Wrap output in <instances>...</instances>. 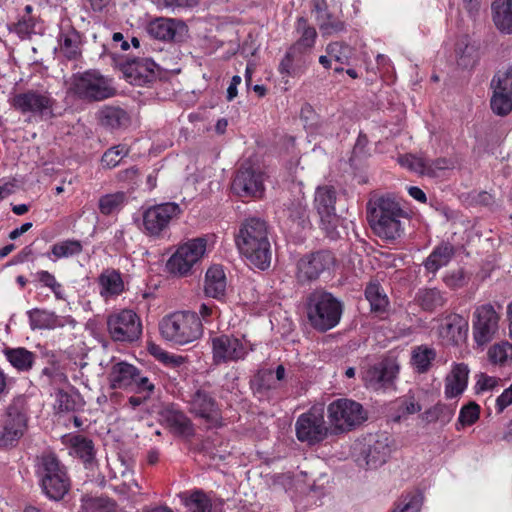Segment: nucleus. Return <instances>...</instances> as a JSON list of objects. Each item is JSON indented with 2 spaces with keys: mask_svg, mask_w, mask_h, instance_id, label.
Segmentation results:
<instances>
[{
  "mask_svg": "<svg viewBox=\"0 0 512 512\" xmlns=\"http://www.w3.org/2000/svg\"><path fill=\"white\" fill-rule=\"evenodd\" d=\"M239 252L253 266L264 270L271 260L270 242L266 223L259 218H249L236 236Z\"/></svg>",
  "mask_w": 512,
  "mask_h": 512,
  "instance_id": "1",
  "label": "nucleus"
},
{
  "mask_svg": "<svg viewBox=\"0 0 512 512\" xmlns=\"http://www.w3.org/2000/svg\"><path fill=\"white\" fill-rule=\"evenodd\" d=\"M405 212L389 196L371 198L367 204V218L376 235L385 240H395L403 232L401 218Z\"/></svg>",
  "mask_w": 512,
  "mask_h": 512,
  "instance_id": "2",
  "label": "nucleus"
},
{
  "mask_svg": "<svg viewBox=\"0 0 512 512\" xmlns=\"http://www.w3.org/2000/svg\"><path fill=\"white\" fill-rule=\"evenodd\" d=\"M342 303L325 290H315L306 300V314L311 326L321 332L338 325L342 316Z\"/></svg>",
  "mask_w": 512,
  "mask_h": 512,
  "instance_id": "3",
  "label": "nucleus"
},
{
  "mask_svg": "<svg viewBox=\"0 0 512 512\" xmlns=\"http://www.w3.org/2000/svg\"><path fill=\"white\" fill-rule=\"evenodd\" d=\"M161 336L175 345L189 344L202 336V323L196 313L175 312L159 322Z\"/></svg>",
  "mask_w": 512,
  "mask_h": 512,
  "instance_id": "4",
  "label": "nucleus"
},
{
  "mask_svg": "<svg viewBox=\"0 0 512 512\" xmlns=\"http://www.w3.org/2000/svg\"><path fill=\"white\" fill-rule=\"evenodd\" d=\"M331 435L348 433L362 425L368 418L362 404L349 398H338L327 406Z\"/></svg>",
  "mask_w": 512,
  "mask_h": 512,
  "instance_id": "5",
  "label": "nucleus"
},
{
  "mask_svg": "<svg viewBox=\"0 0 512 512\" xmlns=\"http://www.w3.org/2000/svg\"><path fill=\"white\" fill-rule=\"evenodd\" d=\"M69 91L86 101H102L115 95L110 78L97 70H88L72 76Z\"/></svg>",
  "mask_w": 512,
  "mask_h": 512,
  "instance_id": "6",
  "label": "nucleus"
},
{
  "mask_svg": "<svg viewBox=\"0 0 512 512\" xmlns=\"http://www.w3.org/2000/svg\"><path fill=\"white\" fill-rule=\"evenodd\" d=\"M40 475L42 490L48 498L57 501L68 492L70 482L65 468L54 455H46L42 458Z\"/></svg>",
  "mask_w": 512,
  "mask_h": 512,
  "instance_id": "7",
  "label": "nucleus"
},
{
  "mask_svg": "<svg viewBox=\"0 0 512 512\" xmlns=\"http://www.w3.org/2000/svg\"><path fill=\"white\" fill-rule=\"evenodd\" d=\"M207 240L203 237L191 239L181 244L167 262L170 273L185 276L204 256Z\"/></svg>",
  "mask_w": 512,
  "mask_h": 512,
  "instance_id": "8",
  "label": "nucleus"
},
{
  "mask_svg": "<svg viewBox=\"0 0 512 512\" xmlns=\"http://www.w3.org/2000/svg\"><path fill=\"white\" fill-rule=\"evenodd\" d=\"M110 337L118 342H133L142 333V324L138 315L130 309L111 313L107 318Z\"/></svg>",
  "mask_w": 512,
  "mask_h": 512,
  "instance_id": "9",
  "label": "nucleus"
},
{
  "mask_svg": "<svg viewBox=\"0 0 512 512\" xmlns=\"http://www.w3.org/2000/svg\"><path fill=\"white\" fill-rule=\"evenodd\" d=\"M181 213L180 206L174 202L148 207L142 214L144 232L149 236L159 237Z\"/></svg>",
  "mask_w": 512,
  "mask_h": 512,
  "instance_id": "10",
  "label": "nucleus"
},
{
  "mask_svg": "<svg viewBox=\"0 0 512 512\" xmlns=\"http://www.w3.org/2000/svg\"><path fill=\"white\" fill-rule=\"evenodd\" d=\"M295 431L300 442L315 445L324 441L331 434V427L326 425L322 413L310 409L297 418Z\"/></svg>",
  "mask_w": 512,
  "mask_h": 512,
  "instance_id": "11",
  "label": "nucleus"
},
{
  "mask_svg": "<svg viewBox=\"0 0 512 512\" xmlns=\"http://www.w3.org/2000/svg\"><path fill=\"white\" fill-rule=\"evenodd\" d=\"M500 316L491 304L478 306L473 313L472 334L478 346L491 342L498 334Z\"/></svg>",
  "mask_w": 512,
  "mask_h": 512,
  "instance_id": "12",
  "label": "nucleus"
},
{
  "mask_svg": "<svg viewBox=\"0 0 512 512\" xmlns=\"http://www.w3.org/2000/svg\"><path fill=\"white\" fill-rule=\"evenodd\" d=\"M251 350L245 338L220 335L212 339L213 360L216 364L244 359Z\"/></svg>",
  "mask_w": 512,
  "mask_h": 512,
  "instance_id": "13",
  "label": "nucleus"
},
{
  "mask_svg": "<svg viewBox=\"0 0 512 512\" xmlns=\"http://www.w3.org/2000/svg\"><path fill=\"white\" fill-rule=\"evenodd\" d=\"M27 416L16 405H9L0 418V447L12 446L25 433Z\"/></svg>",
  "mask_w": 512,
  "mask_h": 512,
  "instance_id": "14",
  "label": "nucleus"
},
{
  "mask_svg": "<svg viewBox=\"0 0 512 512\" xmlns=\"http://www.w3.org/2000/svg\"><path fill=\"white\" fill-rule=\"evenodd\" d=\"M360 450L365 465L368 468H377L390 457L391 440L385 433L369 435L364 438Z\"/></svg>",
  "mask_w": 512,
  "mask_h": 512,
  "instance_id": "15",
  "label": "nucleus"
},
{
  "mask_svg": "<svg viewBox=\"0 0 512 512\" xmlns=\"http://www.w3.org/2000/svg\"><path fill=\"white\" fill-rule=\"evenodd\" d=\"M336 200V191L332 186H319L315 191L314 207L320 216L323 228L331 235L338 222L335 208Z\"/></svg>",
  "mask_w": 512,
  "mask_h": 512,
  "instance_id": "16",
  "label": "nucleus"
},
{
  "mask_svg": "<svg viewBox=\"0 0 512 512\" xmlns=\"http://www.w3.org/2000/svg\"><path fill=\"white\" fill-rule=\"evenodd\" d=\"M54 99L47 92L30 90L14 96L13 106L22 113L50 116Z\"/></svg>",
  "mask_w": 512,
  "mask_h": 512,
  "instance_id": "17",
  "label": "nucleus"
},
{
  "mask_svg": "<svg viewBox=\"0 0 512 512\" xmlns=\"http://www.w3.org/2000/svg\"><path fill=\"white\" fill-rule=\"evenodd\" d=\"M265 174L252 167L241 168L235 176L232 189L241 197L260 198L265 191Z\"/></svg>",
  "mask_w": 512,
  "mask_h": 512,
  "instance_id": "18",
  "label": "nucleus"
},
{
  "mask_svg": "<svg viewBox=\"0 0 512 512\" xmlns=\"http://www.w3.org/2000/svg\"><path fill=\"white\" fill-rule=\"evenodd\" d=\"M399 163L415 173L429 177H438L443 171L453 169L456 166V162L451 158H438L429 161L413 154L400 157Z\"/></svg>",
  "mask_w": 512,
  "mask_h": 512,
  "instance_id": "19",
  "label": "nucleus"
},
{
  "mask_svg": "<svg viewBox=\"0 0 512 512\" xmlns=\"http://www.w3.org/2000/svg\"><path fill=\"white\" fill-rule=\"evenodd\" d=\"M333 256L327 251L317 252L301 258L297 264V278L300 282L315 280L333 264Z\"/></svg>",
  "mask_w": 512,
  "mask_h": 512,
  "instance_id": "20",
  "label": "nucleus"
},
{
  "mask_svg": "<svg viewBox=\"0 0 512 512\" xmlns=\"http://www.w3.org/2000/svg\"><path fill=\"white\" fill-rule=\"evenodd\" d=\"M148 33L159 40L164 41H182L188 33L186 24L177 19L158 18L151 21L148 25Z\"/></svg>",
  "mask_w": 512,
  "mask_h": 512,
  "instance_id": "21",
  "label": "nucleus"
},
{
  "mask_svg": "<svg viewBox=\"0 0 512 512\" xmlns=\"http://www.w3.org/2000/svg\"><path fill=\"white\" fill-rule=\"evenodd\" d=\"M398 370L399 368L394 361L386 359L368 366L361 374L367 387L379 389L391 383Z\"/></svg>",
  "mask_w": 512,
  "mask_h": 512,
  "instance_id": "22",
  "label": "nucleus"
},
{
  "mask_svg": "<svg viewBox=\"0 0 512 512\" xmlns=\"http://www.w3.org/2000/svg\"><path fill=\"white\" fill-rule=\"evenodd\" d=\"M469 324L467 319L459 314H450L439 328V335L447 342L460 344L467 338Z\"/></svg>",
  "mask_w": 512,
  "mask_h": 512,
  "instance_id": "23",
  "label": "nucleus"
},
{
  "mask_svg": "<svg viewBox=\"0 0 512 512\" xmlns=\"http://www.w3.org/2000/svg\"><path fill=\"white\" fill-rule=\"evenodd\" d=\"M29 318V325L31 329H55L57 327H63L66 323H74V320L70 317L61 318L54 312L34 308L27 311Z\"/></svg>",
  "mask_w": 512,
  "mask_h": 512,
  "instance_id": "24",
  "label": "nucleus"
},
{
  "mask_svg": "<svg viewBox=\"0 0 512 512\" xmlns=\"http://www.w3.org/2000/svg\"><path fill=\"white\" fill-rule=\"evenodd\" d=\"M469 369L464 363L455 364L445 379L446 398H455L461 395L468 383Z\"/></svg>",
  "mask_w": 512,
  "mask_h": 512,
  "instance_id": "25",
  "label": "nucleus"
},
{
  "mask_svg": "<svg viewBox=\"0 0 512 512\" xmlns=\"http://www.w3.org/2000/svg\"><path fill=\"white\" fill-rule=\"evenodd\" d=\"M136 376L137 368L134 365L117 362L111 367L108 380L112 389H130Z\"/></svg>",
  "mask_w": 512,
  "mask_h": 512,
  "instance_id": "26",
  "label": "nucleus"
},
{
  "mask_svg": "<svg viewBox=\"0 0 512 512\" xmlns=\"http://www.w3.org/2000/svg\"><path fill=\"white\" fill-rule=\"evenodd\" d=\"M227 279L221 265H212L205 275V294L209 297L220 299L225 295Z\"/></svg>",
  "mask_w": 512,
  "mask_h": 512,
  "instance_id": "27",
  "label": "nucleus"
},
{
  "mask_svg": "<svg viewBox=\"0 0 512 512\" xmlns=\"http://www.w3.org/2000/svg\"><path fill=\"white\" fill-rule=\"evenodd\" d=\"M63 443L69 449V454L79 457L85 463H90L94 458V445L92 440L79 434L65 435Z\"/></svg>",
  "mask_w": 512,
  "mask_h": 512,
  "instance_id": "28",
  "label": "nucleus"
},
{
  "mask_svg": "<svg viewBox=\"0 0 512 512\" xmlns=\"http://www.w3.org/2000/svg\"><path fill=\"white\" fill-rule=\"evenodd\" d=\"M191 411L209 422L218 420V407L214 399L202 390H198L194 394L191 401Z\"/></svg>",
  "mask_w": 512,
  "mask_h": 512,
  "instance_id": "29",
  "label": "nucleus"
},
{
  "mask_svg": "<svg viewBox=\"0 0 512 512\" xmlns=\"http://www.w3.org/2000/svg\"><path fill=\"white\" fill-rule=\"evenodd\" d=\"M492 19L499 31L512 33V0H494L491 5Z\"/></svg>",
  "mask_w": 512,
  "mask_h": 512,
  "instance_id": "30",
  "label": "nucleus"
},
{
  "mask_svg": "<svg viewBox=\"0 0 512 512\" xmlns=\"http://www.w3.org/2000/svg\"><path fill=\"white\" fill-rule=\"evenodd\" d=\"M296 33L298 35L297 41L291 46L292 51H297L303 54L314 47L317 32L316 29L308 24V21L300 17L296 22Z\"/></svg>",
  "mask_w": 512,
  "mask_h": 512,
  "instance_id": "31",
  "label": "nucleus"
},
{
  "mask_svg": "<svg viewBox=\"0 0 512 512\" xmlns=\"http://www.w3.org/2000/svg\"><path fill=\"white\" fill-rule=\"evenodd\" d=\"M100 294L105 298L115 297L124 291V282L119 271L106 269L99 276Z\"/></svg>",
  "mask_w": 512,
  "mask_h": 512,
  "instance_id": "32",
  "label": "nucleus"
},
{
  "mask_svg": "<svg viewBox=\"0 0 512 512\" xmlns=\"http://www.w3.org/2000/svg\"><path fill=\"white\" fill-rule=\"evenodd\" d=\"M3 354L6 360L18 372H27L32 369L36 355L23 347L5 348Z\"/></svg>",
  "mask_w": 512,
  "mask_h": 512,
  "instance_id": "33",
  "label": "nucleus"
},
{
  "mask_svg": "<svg viewBox=\"0 0 512 512\" xmlns=\"http://www.w3.org/2000/svg\"><path fill=\"white\" fill-rule=\"evenodd\" d=\"M180 498L188 512H212V499L202 490L186 491Z\"/></svg>",
  "mask_w": 512,
  "mask_h": 512,
  "instance_id": "34",
  "label": "nucleus"
},
{
  "mask_svg": "<svg viewBox=\"0 0 512 512\" xmlns=\"http://www.w3.org/2000/svg\"><path fill=\"white\" fill-rule=\"evenodd\" d=\"M454 253V247L449 243H442L435 247L424 262L426 270L431 273L437 272L450 262Z\"/></svg>",
  "mask_w": 512,
  "mask_h": 512,
  "instance_id": "35",
  "label": "nucleus"
},
{
  "mask_svg": "<svg viewBox=\"0 0 512 512\" xmlns=\"http://www.w3.org/2000/svg\"><path fill=\"white\" fill-rule=\"evenodd\" d=\"M83 250L81 241L75 239H67L59 241L52 245L50 255L53 256L52 260L62 258H69L79 255Z\"/></svg>",
  "mask_w": 512,
  "mask_h": 512,
  "instance_id": "36",
  "label": "nucleus"
},
{
  "mask_svg": "<svg viewBox=\"0 0 512 512\" xmlns=\"http://www.w3.org/2000/svg\"><path fill=\"white\" fill-rule=\"evenodd\" d=\"M125 202L126 194L119 191L100 197L98 208L103 215H113L118 213L123 208Z\"/></svg>",
  "mask_w": 512,
  "mask_h": 512,
  "instance_id": "37",
  "label": "nucleus"
},
{
  "mask_svg": "<svg viewBox=\"0 0 512 512\" xmlns=\"http://www.w3.org/2000/svg\"><path fill=\"white\" fill-rule=\"evenodd\" d=\"M488 359L491 363L499 366L512 364V344L503 341L492 345L488 350Z\"/></svg>",
  "mask_w": 512,
  "mask_h": 512,
  "instance_id": "38",
  "label": "nucleus"
},
{
  "mask_svg": "<svg viewBox=\"0 0 512 512\" xmlns=\"http://www.w3.org/2000/svg\"><path fill=\"white\" fill-rule=\"evenodd\" d=\"M436 357L434 349L427 346L416 347L412 351L411 364L419 372H426Z\"/></svg>",
  "mask_w": 512,
  "mask_h": 512,
  "instance_id": "39",
  "label": "nucleus"
},
{
  "mask_svg": "<svg viewBox=\"0 0 512 512\" xmlns=\"http://www.w3.org/2000/svg\"><path fill=\"white\" fill-rule=\"evenodd\" d=\"M365 296L370 303L371 310L375 312H383L388 306V298L377 283H370L366 287Z\"/></svg>",
  "mask_w": 512,
  "mask_h": 512,
  "instance_id": "40",
  "label": "nucleus"
},
{
  "mask_svg": "<svg viewBox=\"0 0 512 512\" xmlns=\"http://www.w3.org/2000/svg\"><path fill=\"white\" fill-rule=\"evenodd\" d=\"M326 15L319 13L315 16L316 22L323 35H332L345 30L343 21L335 18L328 10L325 11Z\"/></svg>",
  "mask_w": 512,
  "mask_h": 512,
  "instance_id": "41",
  "label": "nucleus"
},
{
  "mask_svg": "<svg viewBox=\"0 0 512 512\" xmlns=\"http://www.w3.org/2000/svg\"><path fill=\"white\" fill-rule=\"evenodd\" d=\"M34 277L42 286L49 288L57 300H66L63 285L57 281L52 273L46 270H40L34 274Z\"/></svg>",
  "mask_w": 512,
  "mask_h": 512,
  "instance_id": "42",
  "label": "nucleus"
},
{
  "mask_svg": "<svg viewBox=\"0 0 512 512\" xmlns=\"http://www.w3.org/2000/svg\"><path fill=\"white\" fill-rule=\"evenodd\" d=\"M60 52L68 59H75L79 54V36L74 31L62 33L59 37Z\"/></svg>",
  "mask_w": 512,
  "mask_h": 512,
  "instance_id": "43",
  "label": "nucleus"
},
{
  "mask_svg": "<svg viewBox=\"0 0 512 512\" xmlns=\"http://www.w3.org/2000/svg\"><path fill=\"white\" fill-rule=\"evenodd\" d=\"M99 115L101 123L111 128L120 127L127 120L126 112L123 109L117 107H104L100 111Z\"/></svg>",
  "mask_w": 512,
  "mask_h": 512,
  "instance_id": "44",
  "label": "nucleus"
},
{
  "mask_svg": "<svg viewBox=\"0 0 512 512\" xmlns=\"http://www.w3.org/2000/svg\"><path fill=\"white\" fill-rule=\"evenodd\" d=\"M418 300L425 310H434L445 303L443 294L435 288L421 290L418 294Z\"/></svg>",
  "mask_w": 512,
  "mask_h": 512,
  "instance_id": "45",
  "label": "nucleus"
},
{
  "mask_svg": "<svg viewBox=\"0 0 512 512\" xmlns=\"http://www.w3.org/2000/svg\"><path fill=\"white\" fill-rule=\"evenodd\" d=\"M490 105L496 115L506 116L512 111V95L493 90Z\"/></svg>",
  "mask_w": 512,
  "mask_h": 512,
  "instance_id": "46",
  "label": "nucleus"
},
{
  "mask_svg": "<svg viewBox=\"0 0 512 512\" xmlns=\"http://www.w3.org/2000/svg\"><path fill=\"white\" fill-rule=\"evenodd\" d=\"M480 417V407L475 402L464 405L459 412L456 429L473 425Z\"/></svg>",
  "mask_w": 512,
  "mask_h": 512,
  "instance_id": "47",
  "label": "nucleus"
},
{
  "mask_svg": "<svg viewBox=\"0 0 512 512\" xmlns=\"http://www.w3.org/2000/svg\"><path fill=\"white\" fill-rule=\"evenodd\" d=\"M129 153L125 145H117L109 148L102 156L101 163L104 168H115Z\"/></svg>",
  "mask_w": 512,
  "mask_h": 512,
  "instance_id": "48",
  "label": "nucleus"
},
{
  "mask_svg": "<svg viewBox=\"0 0 512 512\" xmlns=\"http://www.w3.org/2000/svg\"><path fill=\"white\" fill-rule=\"evenodd\" d=\"M326 52L331 59L345 65L349 64L353 54L350 46L340 42L330 43L326 48Z\"/></svg>",
  "mask_w": 512,
  "mask_h": 512,
  "instance_id": "49",
  "label": "nucleus"
},
{
  "mask_svg": "<svg viewBox=\"0 0 512 512\" xmlns=\"http://www.w3.org/2000/svg\"><path fill=\"white\" fill-rule=\"evenodd\" d=\"M85 512H113L116 504L106 497H91L83 502Z\"/></svg>",
  "mask_w": 512,
  "mask_h": 512,
  "instance_id": "50",
  "label": "nucleus"
},
{
  "mask_svg": "<svg viewBox=\"0 0 512 512\" xmlns=\"http://www.w3.org/2000/svg\"><path fill=\"white\" fill-rule=\"evenodd\" d=\"M491 88L512 95V67L498 71L491 81Z\"/></svg>",
  "mask_w": 512,
  "mask_h": 512,
  "instance_id": "51",
  "label": "nucleus"
},
{
  "mask_svg": "<svg viewBox=\"0 0 512 512\" xmlns=\"http://www.w3.org/2000/svg\"><path fill=\"white\" fill-rule=\"evenodd\" d=\"M422 502L423 496L421 493H409L401 498L399 505L392 512H419Z\"/></svg>",
  "mask_w": 512,
  "mask_h": 512,
  "instance_id": "52",
  "label": "nucleus"
},
{
  "mask_svg": "<svg viewBox=\"0 0 512 512\" xmlns=\"http://www.w3.org/2000/svg\"><path fill=\"white\" fill-rule=\"evenodd\" d=\"M500 384V379L494 376H489L487 374L481 373L477 375V380L475 384V392L477 394L492 391L497 388Z\"/></svg>",
  "mask_w": 512,
  "mask_h": 512,
  "instance_id": "53",
  "label": "nucleus"
},
{
  "mask_svg": "<svg viewBox=\"0 0 512 512\" xmlns=\"http://www.w3.org/2000/svg\"><path fill=\"white\" fill-rule=\"evenodd\" d=\"M299 55L300 54L297 51H292V48L290 47L279 65V72L282 75L295 76L297 74V70L294 67L293 62Z\"/></svg>",
  "mask_w": 512,
  "mask_h": 512,
  "instance_id": "54",
  "label": "nucleus"
},
{
  "mask_svg": "<svg viewBox=\"0 0 512 512\" xmlns=\"http://www.w3.org/2000/svg\"><path fill=\"white\" fill-rule=\"evenodd\" d=\"M172 423L178 433L189 436L193 433L191 422L181 413L174 414Z\"/></svg>",
  "mask_w": 512,
  "mask_h": 512,
  "instance_id": "55",
  "label": "nucleus"
},
{
  "mask_svg": "<svg viewBox=\"0 0 512 512\" xmlns=\"http://www.w3.org/2000/svg\"><path fill=\"white\" fill-rule=\"evenodd\" d=\"M155 388L154 383L148 378L147 376H143L140 374L139 370L137 369V376L134 377L133 386L130 388L131 390H134L138 393L142 392H153Z\"/></svg>",
  "mask_w": 512,
  "mask_h": 512,
  "instance_id": "56",
  "label": "nucleus"
},
{
  "mask_svg": "<svg viewBox=\"0 0 512 512\" xmlns=\"http://www.w3.org/2000/svg\"><path fill=\"white\" fill-rule=\"evenodd\" d=\"M164 7L173 13L180 12L185 9L196 6L199 0H160Z\"/></svg>",
  "mask_w": 512,
  "mask_h": 512,
  "instance_id": "57",
  "label": "nucleus"
},
{
  "mask_svg": "<svg viewBox=\"0 0 512 512\" xmlns=\"http://www.w3.org/2000/svg\"><path fill=\"white\" fill-rule=\"evenodd\" d=\"M512 405V384L506 388L495 400L497 413H502L508 406Z\"/></svg>",
  "mask_w": 512,
  "mask_h": 512,
  "instance_id": "58",
  "label": "nucleus"
},
{
  "mask_svg": "<svg viewBox=\"0 0 512 512\" xmlns=\"http://www.w3.org/2000/svg\"><path fill=\"white\" fill-rule=\"evenodd\" d=\"M444 281L447 286L453 289H457L464 286L466 282L465 275L462 270L453 271L447 274L444 278Z\"/></svg>",
  "mask_w": 512,
  "mask_h": 512,
  "instance_id": "59",
  "label": "nucleus"
},
{
  "mask_svg": "<svg viewBox=\"0 0 512 512\" xmlns=\"http://www.w3.org/2000/svg\"><path fill=\"white\" fill-rule=\"evenodd\" d=\"M401 409L406 414H415L421 410V405L416 401L414 396H407L401 404Z\"/></svg>",
  "mask_w": 512,
  "mask_h": 512,
  "instance_id": "60",
  "label": "nucleus"
},
{
  "mask_svg": "<svg viewBox=\"0 0 512 512\" xmlns=\"http://www.w3.org/2000/svg\"><path fill=\"white\" fill-rule=\"evenodd\" d=\"M161 362L167 366L172 368L180 367L185 363V358L179 355H174L166 352L165 356L162 358Z\"/></svg>",
  "mask_w": 512,
  "mask_h": 512,
  "instance_id": "61",
  "label": "nucleus"
},
{
  "mask_svg": "<svg viewBox=\"0 0 512 512\" xmlns=\"http://www.w3.org/2000/svg\"><path fill=\"white\" fill-rule=\"evenodd\" d=\"M481 2V0H463V7L471 18L479 14Z\"/></svg>",
  "mask_w": 512,
  "mask_h": 512,
  "instance_id": "62",
  "label": "nucleus"
},
{
  "mask_svg": "<svg viewBox=\"0 0 512 512\" xmlns=\"http://www.w3.org/2000/svg\"><path fill=\"white\" fill-rule=\"evenodd\" d=\"M135 65H136V69L143 68L145 70V72H147L145 77H148L149 75H153L155 68H156V64L150 59H142L138 62H135Z\"/></svg>",
  "mask_w": 512,
  "mask_h": 512,
  "instance_id": "63",
  "label": "nucleus"
},
{
  "mask_svg": "<svg viewBox=\"0 0 512 512\" xmlns=\"http://www.w3.org/2000/svg\"><path fill=\"white\" fill-rule=\"evenodd\" d=\"M241 83V77L235 75L232 77L230 85L227 89V99L228 101H232L237 96V87Z\"/></svg>",
  "mask_w": 512,
  "mask_h": 512,
  "instance_id": "64",
  "label": "nucleus"
}]
</instances>
